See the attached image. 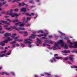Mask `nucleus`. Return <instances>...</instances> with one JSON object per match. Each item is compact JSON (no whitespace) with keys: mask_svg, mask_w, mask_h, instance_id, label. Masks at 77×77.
I'll use <instances>...</instances> for the list:
<instances>
[{"mask_svg":"<svg viewBox=\"0 0 77 77\" xmlns=\"http://www.w3.org/2000/svg\"><path fill=\"white\" fill-rule=\"evenodd\" d=\"M36 36V35L35 34L32 35L29 37V39L25 40L24 43H28L29 44L28 46L29 47H31L32 45H31L30 44H31V43H32V41H33V40L31 39H35Z\"/></svg>","mask_w":77,"mask_h":77,"instance_id":"f257e3e1","label":"nucleus"},{"mask_svg":"<svg viewBox=\"0 0 77 77\" xmlns=\"http://www.w3.org/2000/svg\"><path fill=\"white\" fill-rule=\"evenodd\" d=\"M60 44L61 45V47H63V45H65V43L63 42V40H60L57 43H54V46H53L52 48H51V49H53L54 50H56L57 49V45L58 44Z\"/></svg>","mask_w":77,"mask_h":77,"instance_id":"f03ea898","label":"nucleus"},{"mask_svg":"<svg viewBox=\"0 0 77 77\" xmlns=\"http://www.w3.org/2000/svg\"><path fill=\"white\" fill-rule=\"evenodd\" d=\"M12 22H13V23H17L14 24L16 26L19 25V27H24V25H25V23H23L21 22H19V20L18 19L13 20H12ZM17 22H19V23H18Z\"/></svg>","mask_w":77,"mask_h":77,"instance_id":"7ed1b4c3","label":"nucleus"},{"mask_svg":"<svg viewBox=\"0 0 77 77\" xmlns=\"http://www.w3.org/2000/svg\"><path fill=\"white\" fill-rule=\"evenodd\" d=\"M6 14L7 15H10L12 17H18L19 15L17 13L15 14L13 13H9L8 11L7 12Z\"/></svg>","mask_w":77,"mask_h":77,"instance_id":"20e7f679","label":"nucleus"},{"mask_svg":"<svg viewBox=\"0 0 77 77\" xmlns=\"http://www.w3.org/2000/svg\"><path fill=\"white\" fill-rule=\"evenodd\" d=\"M12 39L10 38H8L7 39H6L3 42L1 43H0V45H2V46L5 45V43H8L9 41H12Z\"/></svg>","mask_w":77,"mask_h":77,"instance_id":"39448f33","label":"nucleus"},{"mask_svg":"<svg viewBox=\"0 0 77 77\" xmlns=\"http://www.w3.org/2000/svg\"><path fill=\"white\" fill-rule=\"evenodd\" d=\"M74 44L75 46H74L73 47L71 45H69V48H77V42H74Z\"/></svg>","mask_w":77,"mask_h":77,"instance_id":"423d86ee","label":"nucleus"},{"mask_svg":"<svg viewBox=\"0 0 77 77\" xmlns=\"http://www.w3.org/2000/svg\"><path fill=\"white\" fill-rule=\"evenodd\" d=\"M48 35V33L47 32V33L44 34H40L39 35H37V36L38 37H41V36H47V35Z\"/></svg>","mask_w":77,"mask_h":77,"instance_id":"0eeeda50","label":"nucleus"},{"mask_svg":"<svg viewBox=\"0 0 77 77\" xmlns=\"http://www.w3.org/2000/svg\"><path fill=\"white\" fill-rule=\"evenodd\" d=\"M14 41H19L20 42H21L23 40H19L18 39V37H16L15 38H14Z\"/></svg>","mask_w":77,"mask_h":77,"instance_id":"6e6552de","label":"nucleus"},{"mask_svg":"<svg viewBox=\"0 0 77 77\" xmlns=\"http://www.w3.org/2000/svg\"><path fill=\"white\" fill-rule=\"evenodd\" d=\"M8 26L6 25H5L4 26V27H5V29H7L8 30H9L10 31H11V29L10 28H8Z\"/></svg>","mask_w":77,"mask_h":77,"instance_id":"1a4fd4ad","label":"nucleus"},{"mask_svg":"<svg viewBox=\"0 0 77 77\" xmlns=\"http://www.w3.org/2000/svg\"><path fill=\"white\" fill-rule=\"evenodd\" d=\"M16 43V42H13L11 43V44H12V48H15V44Z\"/></svg>","mask_w":77,"mask_h":77,"instance_id":"9d476101","label":"nucleus"},{"mask_svg":"<svg viewBox=\"0 0 77 77\" xmlns=\"http://www.w3.org/2000/svg\"><path fill=\"white\" fill-rule=\"evenodd\" d=\"M21 12H26V9L24 8H22L20 9Z\"/></svg>","mask_w":77,"mask_h":77,"instance_id":"9b49d317","label":"nucleus"},{"mask_svg":"<svg viewBox=\"0 0 77 77\" xmlns=\"http://www.w3.org/2000/svg\"><path fill=\"white\" fill-rule=\"evenodd\" d=\"M72 56H73L72 55L69 58V59L70 60L71 62H73V57H72Z\"/></svg>","mask_w":77,"mask_h":77,"instance_id":"f8f14e48","label":"nucleus"},{"mask_svg":"<svg viewBox=\"0 0 77 77\" xmlns=\"http://www.w3.org/2000/svg\"><path fill=\"white\" fill-rule=\"evenodd\" d=\"M2 23H4V24H7V25H10V23H7V22L6 21H4L3 20H2L1 21Z\"/></svg>","mask_w":77,"mask_h":77,"instance_id":"ddd939ff","label":"nucleus"},{"mask_svg":"<svg viewBox=\"0 0 77 77\" xmlns=\"http://www.w3.org/2000/svg\"><path fill=\"white\" fill-rule=\"evenodd\" d=\"M46 41L45 42H47V43H49V44H53V42L51 41H48V40H46Z\"/></svg>","mask_w":77,"mask_h":77,"instance_id":"4468645a","label":"nucleus"},{"mask_svg":"<svg viewBox=\"0 0 77 77\" xmlns=\"http://www.w3.org/2000/svg\"><path fill=\"white\" fill-rule=\"evenodd\" d=\"M16 36H17V34H14L12 35L11 37H12L13 39H14L16 37Z\"/></svg>","mask_w":77,"mask_h":77,"instance_id":"2eb2a0df","label":"nucleus"},{"mask_svg":"<svg viewBox=\"0 0 77 77\" xmlns=\"http://www.w3.org/2000/svg\"><path fill=\"white\" fill-rule=\"evenodd\" d=\"M11 35V33H6L5 34V37L6 36H8Z\"/></svg>","mask_w":77,"mask_h":77,"instance_id":"dca6fc26","label":"nucleus"},{"mask_svg":"<svg viewBox=\"0 0 77 77\" xmlns=\"http://www.w3.org/2000/svg\"><path fill=\"white\" fill-rule=\"evenodd\" d=\"M22 14H25L26 15H27L28 16H32V15L29 14V13H22Z\"/></svg>","mask_w":77,"mask_h":77,"instance_id":"f3484780","label":"nucleus"},{"mask_svg":"<svg viewBox=\"0 0 77 77\" xmlns=\"http://www.w3.org/2000/svg\"><path fill=\"white\" fill-rule=\"evenodd\" d=\"M67 43H69V44H70V45H72V44H72V42H70V41L68 40H67Z\"/></svg>","mask_w":77,"mask_h":77,"instance_id":"a211bd4d","label":"nucleus"},{"mask_svg":"<svg viewBox=\"0 0 77 77\" xmlns=\"http://www.w3.org/2000/svg\"><path fill=\"white\" fill-rule=\"evenodd\" d=\"M0 1L4 2L3 3L2 5H5V4H6V3H7L6 1H4V0H1Z\"/></svg>","mask_w":77,"mask_h":77,"instance_id":"6ab92c4d","label":"nucleus"},{"mask_svg":"<svg viewBox=\"0 0 77 77\" xmlns=\"http://www.w3.org/2000/svg\"><path fill=\"white\" fill-rule=\"evenodd\" d=\"M37 39L38 41V43H39V44H41V43H42V42H41V40H39V38H37Z\"/></svg>","mask_w":77,"mask_h":77,"instance_id":"aec40b11","label":"nucleus"},{"mask_svg":"<svg viewBox=\"0 0 77 77\" xmlns=\"http://www.w3.org/2000/svg\"><path fill=\"white\" fill-rule=\"evenodd\" d=\"M56 59H62V57H56Z\"/></svg>","mask_w":77,"mask_h":77,"instance_id":"412c9836","label":"nucleus"},{"mask_svg":"<svg viewBox=\"0 0 77 77\" xmlns=\"http://www.w3.org/2000/svg\"><path fill=\"white\" fill-rule=\"evenodd\" d=\"M63 52L66 53H70V51H69V50H68V51L65 50V51H63Z\"/></svg>","mask_w":77,"mask_h":77,"instance_id":"4be33fe9","label":"nucleus"},{"mask_svg":"<svg viewBox=\"0 0 77 77\" xmlns=\"http://www.w3.org/2000/svg\"><path fill=\"white\" fill-rule=\"evenodd\" d=\"M10 28L11 29H16V26H10Z\"/></svg>","mask_w":77,"mask_h":77,"instance_id":"5701e85b","label":"nucleus"},{"mask_svg":"<svg viewBox=\"0 0 77 77\" xmlns=\"http://www.w3.org/2000/svg\"><path fill=\"white\" fill-rule=\"evenodd\" d=\"M24 33V36H27V32H23Z\"/></svg>","mask_w":77,"mask_h":77,"instance_id":"b1692460","label":"nucleus"},{"mask_svg":"<svg viewBox=\"0 0 77 77\" xmlns=\"http://www.w3.org/2000/svg\"><path fill=\"white\" fill-rule=\"evenodd\" d=\"M29 2L30 3H32V4H34V2H33L32 0H30L29 1Z\"/></svg>","mask_w":77,"mask_h":77,"instance_id":"393cba45","label":"nucleus"},{"mask_svg":"<svg viewBox=\"0 0 77 77\" xmlns=\"http://www.w3.org/2000/svg\"><path fill=\"white\" fill-rule=\"evenodd\" d=\"M38 33H44V31L42 30H39L38 32Z\"/></svg>","mask_w":77,"mask_h":77,"instance_id":"a878e982","label":"nucleus"},{"mask_svg":"<svg viewBox=\"0 0 77 77\" xmlns=\"http://www.w3.org/2000/svg\"><path fill=\"white\" fill-rule=\"evenodd\" d=\"M22 6H24L25 5V6H27V5L26 4L24 3V2H23L22 3Z\"/></svg>","mask_w":77,"mask_h":77,"instance_id":"bb28decb","label":"nucleus"},{"mask_svg":"<svg viewBox=\"0 0 77 77\" xmlns=\"http://www.w3.org/2000/svg\"><path fill=\"white\" fill-rule=\"evenodd\" d=\"M64 48L65 49H68V47L67 46V45H65L64 46Z\"/></svg>","mask_w":77,"mask_h":77,"instance_id":"cd10ccee","label":"nucleus"},{"mask_svg":"<svg viewBox=\"0 0 77 77\" xmlns=\"http://www.w3.org/2000/svg\"><path fill=\"white\" fill-rule=\"evenodd\" d=\"M19 29H20V30H25V28H20V27H19Z\"/></svg>","mask_w":77,"mask_h":77,"instance_id":"c85d7f7f","label":"nucleus"},{"mask_svg":"<svg viewBox=\"0 0 77 77\" xmlns=\"http://www.w3.org/2000/svg\"><path fill=\"white\" fill-rule=\"evenodd\" d=\"M6 50H5L4 51H2L0 53V54H2V53H6Z\"/></svg>","mask_w":77,"mask_h":77,"instance_id":"c756f323","label":"nucleus"},{"mask_svg":"<svg viewBox=\"0 0 77 77\" xmlns=\"http://www.w3.org/2000/svg\"><path fill=\"white\" fill-rule=\"evenodd\" d=\"M45 74H46L47 75H51V74L45 72Z\"/></svg>","mask_w":77,"mask_h":77,"instance_id":"7c9ffc66","label":"nucleus"},{"mask_svg":"<svg viewBox=\"0 0 77 77\" xmlns=\"http://www.w3.org/2000/svg\"><path fill=\"white\" fill-rule=\"evenodd\" d=\"M5 56V54H0V57H4V56Z\"/></svg>","mask_w":77,"mask_h":77,"instance_id":"2f4dec72","label":"nucleus"},{"mask_svg":"<svg viewBox=\"0 0 77 77\" xmlns=\"http://www.w3.org/2000/svg\"><path fill=\"white\" fill-rule=\"evenodd\" d=\"M14 11L15 12H18V9L16 8L14 10Z\"/></svg>","mask_w":77,"mask_h":77,"instance_id":"473e14b6","label":"nucleus"},{"mask_svg":"<svg viewBox=\"0 0 77 77\" xmlns=\"http://www.w3.org/2000/svg\"><path fill=\"white\" fill-rule=\"evenodd\" d=\"M7 21H9L10 23H11V22H12V21L9 19H7Z\"/></svg>","mask_w":77,"mask_h":77,"instance_id":"72a5a7b5","label":"nucleus"},{"mask_svg":"<svg viewBox=\"0 0 77 77\" xmlns=\"http://www.w3.org/2000/svg\"><path fill=\"white\" fill-rule=\"evenodd\" d=\"M59 33H61V34L62 35H65V34L63 33L62 32H59Z\"/></svg>","mask_w":77,"mask_h":77,"instance_id":"f704fd0d","label":"nucleus"},{"mask_svg":"<svg viewBox=\"0 0 77 77\" xmlns=\"http://www.w3.org/2000/svg\"><path fill=\"white\" fill-rule=\"evenodd\" d=\"M42 38L43 39H47V38L46 37H42Z\"/></svg>","mask_w":77,"mask_h":77,"instance_id":"c9c22d12","label":"nucleus"},{"mask_svg":"<svg viewBox=\"0 0 77 77\" xmlns=\"http://www.w3.org/2000/svg\"><path fill=\"white\" fill-rule=\"evenodd\" d=\"M5 75H9V73H7L6 72H5Z\"/></svg>","mask_w":77,"mask_h":77,"instance_id":"e433bc0d","label":"nucleus"},{"mask_svg":"<svg viewBox=\"0 0 77 77\" xmlns=\"http://www.w3.org/2000/svg\"><path fill=\"white\" fill-rule=\"evenodd\" d=\"M19 5L20 6H23V4L22 3H20L19 4Z\"/></svg>","mask_w":77,"mask_h":77,"instance_id":"4c0bfd02","label":"nucleus"},{"mask_svg":"<svg viewBox=\"0 0 77 77\" xmlns=\"http://www.w3.org/2000/svg\"><path fill=\"white\" fill-rule=\"evenodd\" d=\"M11 53V51H9L8 52L7 54V55H10Z\"/></svg>","mask_w":77,"mask_h":77,"instance_id":"58836bf2","label":"nucleus"},{"mask_svg":"<svg viewBox=\"0 0 77 77\" xmlns=\"http://www.w3.org/2000/svg\"><path fill=\"white\" fill-rule=\"evenodd\" d=\"M21 45L22 47H25V45L23 43H21Z\"/></svg>","mask_w":77,"mask_h":77,"instance_id":"ea45409f","label":"nucleus"},{"mask_svg":"<svg viewBox=\"0 0 77 77\" xmlns=\"http://www.w3.org/2000/svg\"><path fill=\"white\" fill-rule=\"evenodd\" d=\"M46 41H45V43L43 44V46H45V45H46V43H47V42H46Z\"/></svg>","mask_w":77,"mask_h":77,"instance_id":"a19ab883","label":"nucleus"},{"mask_svg":"<svg viewBox=\"0 0 77 77\" xmlns=\"http://www.w3.org/2000/svg\"><path fill=\"white\" fill-rule=\"evenodd\" d=\"M64 39H67V40H68V38L67 37H66L64 38Z\"/></svg>","mask_w":77,"mask_h":77,"instance_id":"79ce46f5","label":"nucleus"},{"mask_svg":"<svg viewBox=\"0 0 77 77\" xmlns=\"http://www.w3.org/2000/svg\"><path fill=\"white\" fill-rule=\"evenodd\" d=\"M23 21H25V17H23Z\"/></svg>","mask_w":77,"mask_h":77,"instance_id":"37998d69","label":"nucleus"},{"mask_svg":"<svg viewBox=\"0 0 77 77\" xmlns=\"http://www.w3.org/2000/svg\"><path fill=\"white\" fill-rule=\"evenodd\" d=\"M49 38H52V35H49L48 36Z\"/></svg>","mask_w":77,"mask_h":77,"instance_id":"c03bdc74","label":"nucleus"},{"mask_svg":"<svg viewBox=\"0 0 77 77\" xmlns=\"http://www.w3.org/2000/svg\"><path fill=\"white\" fill-rule=\"evenodd\" d=\"M67 63H69V64H72V63H71V62L69 61H67Z\"/></svg>","mask_w":77,"mask_h":77,"instance_id":"a18cd8bd","label":"nucleus"},{"mask_svg":"<svg viewBox=\"0 0 77 77\" xmlns=\"http://www.w3.org/2000/svg\"><path fill=\"white\" fill-rule=\"evenodd\" d=\"M19 33H20V34H22V33H24V32H19Z\"/></svg>","mask_w":77,"mask_h":77,"instance_id":"49530a36","label":"nucleus"},{"mask_svg":"<svg viewBox=\"0 0 77 77\" xmlns=\"http://www.w3.org/2000/svg\"><path fill=\"white\" fill-rule=\"evenodd\" d=\"M30 20V17H27V20L28 21H29V20Z\"/></svg>","mask_w":77,"mask_h":77,"instance_id":"de8ad7c7","label":"nucleus"},{"mask_svg":"<svg viewBox=\"0 0 77 77\" xmlns=\"http://www.w3.org/2000/svg\"><path fill=\"white\" fill-rule=\"evenodd\" d=\"M0 33H2V34H3L4 33H5V32L4 31H2L1 32H0Z\"/></svg>","mask_w":77,"mask_h":77,"instance_id":"09e8293b","label":"nucleus"},{"mask_svg":"<svg viewBox=\"0 0 77 77\" xmlns=\"http://www.w3.org/2000/svg\"><path fill=\"white\" fill-rule=\"evenodd\" d=\"M30 8H35V6H30Z\"/></svg>","mask_w":77,"mask_h":77,"instance_id":"8fccbe9b","label":"nucleus"},{"mask_svg":"<svg viewBox=\"0 0 77 77\" xmlns=\"http://www.w3.org/2000/svg\"><path fill=\"white\" fill-rule=\"evenodd\" d=\"M57 55H58V54H55L54 56V57H56V56H57Z\"/></svg>","mask_w":77,"mask_h":77,"instance_id":"3c124183","label":"nucleus"},{"mask_svg":"<svg viewBox=\"0 0 77 77\" xmlns=\"http://www.w3.org/2000/svg\"><path fill=\"white\" fill-rule=\"evenodd\" d=\"M46 45H47V46H48V47H50V45L48 44H46Z\"/></svg>","mask_w":77,"mask_h":77,"instance_id":"603ef678","label":"nucleus"},{"mask_svg":"<svg viewBox=\"0 0 77 77\" xmlns=\"http://www.w3.org/2000/svg\"><path fill=\"white\" fill-rule=\"evenodd\" d=\"M4 74H5V72H3L2 73V75H4Z\"/></svg>","mask_w":77,"mask_h":77,"instance_id":"864d4df0","label":"nucleus"},{"mask_svg":"<svg viewBox=\"0 0 77 77\" xmlns=\"http://www.w3.org/2000/svg\"><path fill=\"white\" fill-rule=\"evenodd\" d=\"M16 46H17V47H19V46H20V45H19V44H16Z\"/></svg>","mask_w":77,"mask_h":77,"instance_id":"5fc2aeb1","label":"nucleus"},{"mask_svg":"<svg viewBox=\"0 0 77 77\" xmlns=\"http://www.w3.org/2000/svg\"><path fill=\"white\" fill-rule=\"evenodd\" d=\"M5 13V11H3L2 12L1 14H4Z\"/></svg>","mask_w":77,"mask_h":77,"instance_id":"6e6d98bb","label":"nucleus"},{"mask_svg":"<svg viewBox=\"0 0 77 77\" xmlns=\"http://www.w3.org/2000/svg\"><path fill=\"white\" fill-rule=\"evenodd\" d=\"M51 62L52 63H53V60H52V59H51Z\"/></svg>","mask_w":77,"mask_h":77,"instance_id":"4d7b16f0","label":"nucleus"},{"mask_svg":"<svg viewBox=\"0 0 77 77\" xmlns=\"http://www.w3.org/2000/svg\"><path fill=\"white\" fill-rule=\"evenodd\" d=\"M14 2H20V0H14Z\"/></svg>","mask_w":77,"mask_h":77,"instance_id":"13d9d810","label":"nucleus"},{"mask_svg":"<svg viewBox=\"0 0 77 77\" xmlns=\"http://www.w3.org/2000/svg\"><path fill=\"white\" fill-rule=\"evenodd\" d=\"M74 68H77V66H73Z\"/></svg>","mask_w":77,"mask_h":77,"instance_id":"bf43d9fd","label":"nucleus"},{"mask_svg":"<svg viewBox=\"0 0 77 77\" xmlns=\"http://www.w3.org/2000/svg\"><path fill=\"white\" fill-rule=\"evenodd\" d=\"M65 60H68V58L66 57L65 58Z\"/></svg>","mask_w":77,"mask_h":77,"instance_id":"052dcab7","label":"nucleus"},{"mask_svg":"<svg viewBox=\"0 0 77 77\" xmlns=\"http://www.w3.org/2000/svg\"><path fill=\"white\" fill-rule=\"evenodd\" d=\"M2 5V3H0V7H1Z\"/></svg>","mask_w":77,"mask_h":77,"instance_id":"680f3d73","label":"nucleus"},{"mask_svg":"<svg viewBox=\"0 0 77 77\" xmlns=\"http://www.w3.org/2000/svg\"><path fill=\"white\" fill-rule=\"evenodd\" d=\"M53 60H54V61H55V62H56V59H55V58L53 57Z\"/></svg>","mask_w":77,"mask_h":77,"instance_id":"e2e57ef3","label":"nucleus"},{"mask_svg":"<svg viewBox=\"0 0 77 77\" xmlns=\"http://www.w3.org/2000/svg\"><path fill=\"white\" fill-rule=\"evenodd\" d=\"M54 76L55 77H59V76L57 75H55Z\"/></svg>","mask_w":77,"mask_h":77,"instance_id":"0e129e2a","label":"nucleus"},{"mask_svg":"<svg viewBox=\"0 0 77 77\" xmlns=\"http://www.w3.org/2000/svg\"><path fill=\"white\" fill-rule=\"evenodd\" d=\"M13 11V10H11L10 11V12H12Z\"/></svg>","mask_w":77,"mask_h":77,"instance_id":"69168bd1","label":"nucleus"},{"mask_svg":"<svg viewBox=\"0 0 77 77\" xmlns=\"http://www.w3.org/2000/svg\"><path fill=\"white\" fill-rule=\"evenodd\" d=\"M37 2H39V0H35Z\"/></svg>","mask_w":77,"mask_h":77,"instance_id":"338daca9","label":"nucleus"},{"mask_svg":"<svg viewBox=\"0 0 77 77\" xmlns=\"http://www.w3.org/2000/svg\"><path fill=\"white\" fill-rule=\"evenodd\" d=\"M30 15H35V14L34 13H32L31 14H30Z\"/></svg>","mask_w":77,"mask_h":77,"instance_id":"774afa93","label":"nucleus"}]
</instances>
